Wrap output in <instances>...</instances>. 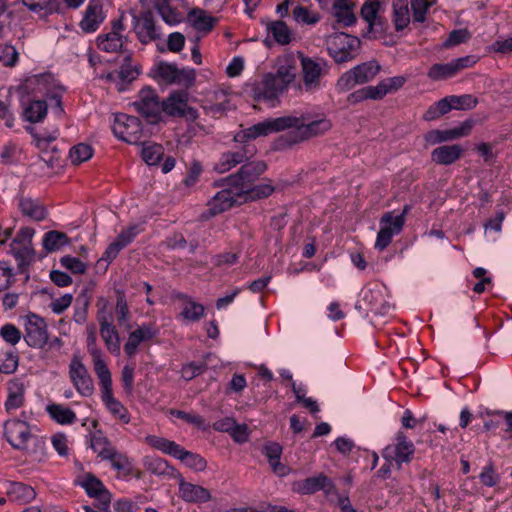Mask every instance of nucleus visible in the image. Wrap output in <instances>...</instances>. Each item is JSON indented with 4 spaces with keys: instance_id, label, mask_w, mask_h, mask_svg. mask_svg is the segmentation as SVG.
<instances>
[{
    "instance_id": "nucleus-1",
    "label": "nucleus",
    "mask_w": 512,
    "mask_h": 512,
    "mask_svg": "<svg viewBox=\"0 0 512 512\" xmlns=\"http://www.w3.org/2000/svg\"><path fill=\"white\" fill-rule=\"evenodd\" d=\"M332 128L330 119L317 110H307L277 118L266 119L237 132L234 141L245 143L261 136L290 130L285 136L288 145L300 143L313 137L320 136Z\"/></svg>"
},
{
    "instance_id": "nucleus-2",
    "label": "nucleus",
    "mask_w": 512,
    "mask_h": 512,
    "mask_svg": "<svg viewBox=\"0 0 512 512\" xmlns=\"http://www.w3.org/2000/svg\"><path fill=\"white\" fill-rule=\"evenodd\" d=\"M22 92V117L26 122H42L48 113V106L44 97L51 101L53 115L61 119L65 115L62 105L66 88L51 73H40L26 77L20 86Z\"/></svg>"
},
{
    "instance_id": "nucleus-3",
    "label": "nucleus",
    "mask_w": 512,
    "mask_h": 512,
    "mask_svg": "<svg viewBox=\"0 0 512 512\" xmlns=\"http://www.w3.org/2000/svg\"><path fill=\"white\" fill-rule=\"evenodd\" d=\"M262 162L242 165L237 174L225 180L224 188L217 192L208 202L211 215H217L249 200L267 197L273 192L270 184L255 185L258 176L265 170Z\"/></svg>"
},
{
    "instance_id": "nucleus-4",
    "label": "nucleus",
    "mask_w": 512,
    "mask_h": 512,
    "mask_svg": "<svg viewBox=\"0 0 512 512\" xmlns=\"http://www.w3.org/2000/svg\"><path fill=\"white\" fill-rule=\"evenodd\" d=\"M296 78V67L292 60H279L276 72L265 74L261 80L246 85L245 91L254 100L265 102L270 107L280 103V97L287 91Z\"/></svg>"
},
{
    "instance_id": "nucleus-5",
    "label": "nucleus",
    "mask_w": 512,
    "mask_h": 512,
    "mask_svg": "<svg viewBox=\"0 0 512 512\" xmlns=\"http://www.w3.org/2000/svg\"><path fill=\"white\" fill-rule=\"evenodd\" d=\"M145 442L152 448L181 461L194 471L201 472L207 467V462L201 455L186 450L175 441L157 435H147Z\"/></svg>"
},
{
    "instance_id": "nucleus-6",
    "label": "nucleus",
    "mask_w": 512,
    "mask_h": 512,
    "mask_svg": "<svg viewBox=\"0 0 512 512\" xmlns=\"http://www.w3.org/2000/svg\"><path fill=\"white\" fill-rule=\"evenodd\" d=\"M356 309L376 316L390 315L393 306L390 303L387 287L382 283H373L364 287L356 303Z\"/></svg>"
},
{
    "instance_id": "nucleus-7",
    "label": "nucleus",
    "mask_w": 512,
    "mask_h": 512,
    "mask_svg": "<svg viewBox=\"0 0 512 512\" xmlns=\"http://www.w3.org/2000/svg\"><path fill=\"white\" fill-rule=\"evenodd\" d=\"M359 48V38L346 33H335L327 39L329 55L337 63L347 62L355 58Z\"/></svg>"
},
{
    "instance_id": "nucleus-8",
    "label": "nucleus",
    "mask_w": 512,
    "mask_h": 512,
    "mask_svg": "<svg viewBox=\"0 0 512 512\" xmlns=\"http://www.w3.org/2000/svg\"><path fill=\"white\" fill-rule=\"evenodd\" d=\"M152 76L163 84H178L189 87L195 81V70L178 68L176 65L160 62L153 66Z\"/></svg>"
},
{
    "instance_id": "nucleus-9",
    "label": "nucleus",
    "mask_w": 512,
    "mask_h": 512,
    "mask_svg": "<svg viewBox=\"0 0 512 512\" xmlns=\"http://www.w3.org/2000/svg\"><path fill=\"white\" fill-rule=\"evenodd\" d=\"M125 15L122 13L120 17L112 21L111 30L107 33L100 34L97 37V47L106 53L121 52L128 38L124 35L126 30L124 25Z\"/></svg>"
},
{
    "instance_id": "nucleus-10",
    "label": "nucleus",
    "mask_w": 512,
    "mask_h": 512,
    "mask_svg": "<svg viewBox=\"0 0 512 512\" xmlns=\"http://www.w3.org/2000/svg\"><path fill=\"white\" fill-rule=\"evenodd\" d=\"M114 135L129 144H136L142 136V125L135 116L125 113L116 114L112 126Z\"/></svg>"
},
{
    "instance_id": "nucleus-11",
    "label": "nucleus",
    "mask_w": 512,
    "mask_h": 512,
    "mask_svg": "<svg viewBox=\"0 0 512 512\" xmlns=\"http://www.w3.org/2000/svg\"><path fill=\"white\" fill-rule=\"evenodd\" d=\"M379 224L380 229L374 247L383 251L390 245L393 237L401 233L405 224H403V217H396L395 211L384 213L379 220Z\"/></svg>"
},
{
    "instance_id": "nucleus-12",
    "label": "nucleus",
    "mask_w": 512,
    "mask_h": 512,
    "mask_svg": "<svg viewBox=\"0 0 512 512\" xmlns=\"http://www.w3.org/2000/svg\"><path fill=\"white\" fill-rule=\"evenodd\" d=\"M97 377L101 388L102 402L115 418H118L124 424H128L130 422L128 410L113 396L111 372H106Z\"/></svg>"
},
{
    "instance_id": "nucleus-13",
    "label": "nucleus",
    "mask_w": 512,
    "mask_h": 512,
    "mask_svg": "<svg viewBox=\"0 0 512 512\" xmlns=\"http://www.w3.org/2000/svg\"><path fill=\"white\" fill-rule=\"evenodd\" d=\"M24 339L32 348H43L48 343V329L46 321L35 313H29L23 318Z\"/></svg>"
},
{
    "instance_id": "nucleus-14",
    "label": "nucleus",
    "mask_w": 512,
    "mask_h": 512,
    "mask_svg": "<svg viewBox=\"0 0 512 512\" xmlns=\"http://www.w3.org/2000/svg\"><path fill=\"white\" fill-rule=\"evenodd\" d=\"M380 66L375 61L365 62L344 73L338 80L341 90H349L355 85L372 80L379 72Z\"/></svg>"
},
{
    "instance_id": "nucleus-15",
    "label": "nucleus",
    "mask_w": 512,
    "mask_h": 512,
    "mask_svg": "<svg viewBox=\"0 0 512 512\" xmlns=\"http://www.w3.org/2000/svg\"><path fill=\"white\" fill-rule=\"evenodd\" d=\"M29 133L33 137V143L36 148L40 152V158L43 160L48 166H53L54 163L58 160V150L55 147L51 148L49 151L50 145L58 138L59 130L57 128H53L50 131L42 132L38 131L36 128H28Z\"/></svg>"
},
{
    "instance_id": "nucleus-16",
    "label": "nucleus",
    "mask_w": 512,
    "mask_h": 512,
    "mask_svg": "<svg viewBox=\"0 0 512 512\" xmlns=\"http://www.w3.org/2000/svg\"><path fill=\"white\" fill-rule=\"evenodd\" d=\"M140 72V66L132 61L131 54H127L119 70L108 72L102 75L101 78L114 84L115 88L121 92L139 76Z\"/></svg>"
},
{
    "instance_id": "nucleus-17",
    "label": "nucleus",
    "mask_w": 512,
    "mask_h": 512,
    "mask_svg": "<svg viewBox=\"0 0 512 512\" xmlns=\"http://www.w3.org/2000/svg\"><path fill=\"white\" fill-rule=\"evenodd\" d=\"M136 110L150 123H156L163 111L156 92L152 88H144L139 92L138 100L134 102Z\"/></svg>"
},
{
    "instance_id": "nucleus-18",
    "label": "nucleus",
    "mask_w": 512,
    "mask_h": 512,
    "mask_svg": "<svg viewBox=\"0 0 512 512\" xmlns=\"http://www.w3.org/2000/svg\"><path fill=\"white\" fill-rule=\"evenodd\" d=\"M69 377L77 392L83 397H89L93 394V380L78 356H73L69 364Z\"/></svg>"
},
{
    "instance_id": "nucleus-19",
    "label": "nucleus",
    "mask_w": 512,
    "mask_h": 512,
    "mask_svg": "<svg viewBox=\"0 0 512 512\" xmlns=\"http://www.w3.org/2000/svg\"><path fill=\"white\" fill-rule=\"evenodd\" d=\"M188 98V93L185 91L171 93L162 102L163 111L170 116H181L189 120H195L198 117V112L188 105Z\"/></svg>"
},
{
    "instance_id": "nucleus-20",
    "label": "nucleus",
    "mask_w": 512,
    "mask_h": 512,
    "mask_svg": "<svg viewBox=\"0 0 512 512\" xmlns=\"http://www.w3.org/2000/svg\"><path fill=\"white\" fill-rule=\"evenodd\" d=\"M303 84L306 91H315L321 87V78L326 73V62L308 57L301 59Z\"/></svg>"
},
{
    "instance_id": "nucleus-21",
    "label": "nucleus",
    "mask_w": 512,
    "mask_h": 512,
    "mask_svg": "<svg viewBox=\"0 0 512 512\" xmlns=\"http://www.w3.org/2000/svg\"><path fill=\"white\" fill-rule=\"evenodd\" d=\"M415 448L412 441H410L404 434L399 433L396 436L395 443L388 445L383 451V457L387 462L394 461L400 468L403 463L411 460Z\"/></svg>"
},
{
    "instance_id": "nucleus-22",
    "label": "nucleus",
    "mask_w": 512,
    "mask_h": 512,
    "mask_svg": "<svg viewBox=\"0 0 512 512\" xmlns=\"http://www.w3.org/2000/svg\"><path fill=\"white\" fill-rule=\"evenodd\" d=\"M133 29L142 44H148L160 38V30L156 26L150 12L133 15Z\"/></svg>"
},
{
    "instance_id": "nucleus-23",
    "label": "nucleus",
    "mask_w": 512,
    "mask_h": 512,
    "mask_svg": "<svg viewBox=\"0 0 512 512\" xmlns=\"http://www.w3.org/2000/svg\"><path fill=\"white\" fill-rule=\"evenodd\" d=\"M4 435L11 446L23 449L31 437V432L27 422L10 419L4 423Z\"/></svg>"
},
{
    "instance_id": "nucleus-24",
    "label": "nucleus",
    "mask_w": 512,
    "mask_h": 512,
    "mask_svg": "<svg viewBox=\"0 0 512 512\" xmlns=\"http://www.w3.org/2000/svg\"><path fill=\"white\" fill-rule=\"evenodd\" d=\"M175 299L179 302V318L185 323H194L200 321L205 316V307L197 302L193 297L185 293L175 294Z\"/></svg>"
},
{
    "instance_id": "nucleus-25",
    "label": "nucleus",
    "mask_w": 512,
    "mask_h": 512,
    "mask_svg": "<svg viewBox=\"0 0 512 512\" xmlns=\"http://www.w3.org/2000/svg\"><path fill=\"white\" fill-rule=\"evenodd\" d=\"M79 484L84 488L89 497L95 498L99 502L102 510L109 509L111 494L98 478L92 474H86L83 476Z\"/></svg>"
},
{
    "instance_id": "nucleus-26",
    "label": "nucleus",
    "mask_w": 512,
    "mask_h": 512,
    "mask_svg": "<svg viewBox=\"0 0 512 512\" xmlns=\"http://www.w3.org/2000/svg\"><path fill=\"white\" fill-rule=\"evenodd\" d=\"M333 489V482L323 473H319L316 476L304 480L295 481L292 484V490L303 495L314 494L320 490L329 493Z\"/></svg>"
},
{
    "instance_id": "nucleus-27",
    "label": "nucleus",
    "mask_w": 512,
    "mask_h": 512,
    "mask_svg": "<svg viewBox=\"0 0 512 512\" xmlns=\"http://www.w3.org/2000/svg\"><path fill=\"white\" fill-rule=\"evenodd\" d=\"M105 14L103 12L100 0H90L85 9L84 16L80 22V27L84 32L91 33L98 29L104 21Z\"/></svg>"
},
{
    "instance_id": "nucleus-28",
    "label": "nucleus",
    "mask_w": 512,
    "mask_h": 512,
    "mask_svg": "<svg viewBox=\"0 0 512 512\" xmlns=\"http://www.w3.org/2000/svg\"><path fill=\"white\" fill-rule=\"evenodd\" d=\"M179 497L188 503H205L211 499V493L203 486L192 484L179 478Z\"/></svg>"
},
{
    "instance_id": "nucleus-29",
    "label": "nucleus",
    "mask_w": 512,
    "mask_h": 512,
    "mask_svg": "<svg viewBox=\"0 0 512 512\" xmlns=\"http://www.w3.org/2000/svg\"><path fill=\"white\" fill-rule=\"evenodd\" d=\"M254 150L245 146L244 148L235 152H226L221 155L218 162L215 164L214 169L218 173H226L238 164H241L252 157Z\"/></svg>"
},
{
    "instance_id": "nucleus-30",
    "label": "nucleus",
    "mask_w": 512,
    "mask_h": 512,
    "mask_svg": "<svg viewBox=\"0 0 512 512\" xmlns=\"http://www.w3.org/2000/svg\"><path fill=\"white\" fill-rule=\"evenodd\" d=\"M87 350L92 357L94 371L97 376L110 371L104 360L103 351L97 346L94 326L87 328Z\"/></svg>"
},
{
    "instance_id": "nucleus-31",
    "label": "nucleus",
    "mask_w": 512,
    "mask_h": 512,
    "mask_svg": "<svg viewBox=\"0 0 512 512\" xmlns=\"http://www.w3.org/2000/svg\"><path fill=\"white\" fill-rule=\"evenodd\" d=\"M18 209L24 217L37 222L43 221L48 215L46 207L39 200L30 197H21Z\"/></svg>"
},
{
    "instance_id": "nucleus-32",
    "label": "nucleus",
    "mask_w": 512,
    "mask_h": 512,
    "mask_svg": "<svg viewBox=\"0 0 512 512\" xmlns=\"http://www.w3.org/2000/svg\"><path fill=\"white\" fill-rule=\"evenodd\" d=\"M100 322V335L104 341L107 350L116 356L121 352V341L115 326L109 322L105 317L99 319Z\"/></svg>"
},
{
    "instance_id": "nucleus-33",
    "label": "nucleus",
    "mask_w": 512,
    "mask_h": 512,
    "mask_svg": "<svg viewBox=\"0 0 512 512\" xmlns=\"http://www.w3.org/2000/svg\"><path fill=\"white\" fill-rule=\"evenodd\" d=\"M25 401V386L19 379H13L8 382L7 399L4 407L6 412L10 413L21 408Z\"/></svg>"
},
{
    "instance_id": "nucleus-34",
    "label": "nucleus",
    "mask_w": 512,
    "mask_h": 512,
    "mask_svg": "<svg viewBox=\"0 0 512 512\" xmlns=\"http://www.w3.org/2000/svg\"><path fill=\"white\" fill-rule=\"evenodd\" d=\"M332 15L339 24L345 27L352 26L357 21L352 0H334Z\"/></svg>"
},
{
    "instance_id": "nucleus-35",
    "label": "nucleus",
    "mask_w": 512,
    "mask_h": 512,
    "mask_svg": "<svg viewBox=\"0 0 512 512\" xmlns=\"http://www.w3.org/2000/svg\"><path fill=\"white\" fill-rule=\"evenodd\" d=\"M463 152L464 149L459 144L443 145L431 152V159L436 164L451 165L460 159Z\"/></svg>"
},
{
    "instance_id": "nucleus-36",
    "label": "nucleus",
    "mask_w": 512,
    "mask_h": 512,
    "mask_svg": "<svg viewBox=\"0 0 512 512\" xmlns=\"http://www.w3.org/2000/svg\"><path fill=\"white\" fill-rule=\"evenodd\" d=\"M267 35L280 45H287L291 42L292 32L282 20L265 21Z\"/></svg>"
},
{
    "instance_id": "nucleus-37",
    "label": "nucleus",
    "mask_w": 512,
    "mask_h": 512,
    "mask_svg": "<svg viewBox=\"0 0 512 512\" xmlns=\"http://www.w3.org/2000/svg\"><path fill=\"white\" fill-rule=\"evenodd\" d=\"M45 410L48 416L59 425H71L77 420L76 413L63 404L51 403Z\"/></svg>"
},
{
    "instance_id": "nucleus-38",
    "label": "nucleus",
    "mask_w": 512,
    "mask_h": 512,
    "mask_svg": "<svg viewBox=\"0 0 512 512\" xmlns=\"http://www.w3.org/2000/svg\"><path fill=\"white\" fill-rule=\"evenodd\" d=\"M392 21L395 29L401 31L408 27L413 15L411 16L408 0H393Z\"/></svg>"
},
{
    "instance_id": "nucleus-39",
    "label": "nucleus",
    "mask_w": 512,
    "mask_h": 512,
    "mask_svg": "<svg viewBox=\"0 0 512 512\" xmlns=\"http://www.w3.org/2000/svg\"><path fill=\"white\" fill-rule=\"evenodd\" d=\"M70 244L67 234L56 230L46 232L42 238V246L48 253L59 251Z\"/></svg>"
},
{
    "instance_id": "nucleus-40",
    "label": "nucleus",
    "mask_w": 512,
    "mask_h": 512,
    "mask_svg": "<svg viewBox=\"0 0 512 512\" xmlns=\"http://www.w3.org/2000/svg\"><path fill=\"white\" fill-rule=\"evenodd\" d=\"M7 493L11 500L20 503L31 502L36 497L34 488L22 482L10 483Z\"/></svg>"
},
{
    "instance_id": "nucleus-41",
    "label": "nucleus",
    "mask_w": 512,
    "mask_h": 512,
    "mask_svg": "<svg viewBox=\"0 0 512 512\" xmlns=\"http://www.w3.org/2000/svg\"><path fill=\"white\" fill-rule=\"evenodd\" d=\"M90 447L102 460H107L117 450L108 438L101 433H95L91 436Z\"/></svg>"
},
{
    "instance_id": "nucleus-42",
    "label": "nucleus",
    "mask_w": 512,
    "mask_h": 512,
    "mask_svg": "<svg viewBox=\"0 0 512 512\" xmlns=\"http://www.w3.org/2000/svg\"><path fill=\"white\" fill-rule=\"evenodd\" d=\"M293 20L299 25L314 26L321 20V15L315 10L298 5L292 10Z\"/></svg>"
},
{
    "instance_id": "nucleus-43",
    "label": "nucleus",
    "mask_w": 512,
    "mask_h": 512,
    "mask_svg": "<svg viewBox=\"0 0 512 512\" xmlns=\"http://www.w3.org/2000/svg\"><path fill=\"white\" fill-rule=\"evenodd\" d=\"M189 23L199 31L208 32L214 26V18L201 9H193L188 14Z\"/></svg>"
},
{
    "instance_id": "nucleus-44",
    "label": "nucleus",
    "mask_w": 512,
    "mask_h": 512,
    "mask_svg": "<svg viewBox=\"0 0 512 512\" xmlns=\"http://www.w3.org/2000/svg\"><path fill=\"white\" fill-rule=\"evenodd\" d=\"M164 154V149L162 145L150 142H144L142 144L141 156L142 159L148 165H156L161 160Z\"/></svg>"
},
{
    "instance_id": "nucleus-45",
    "label": "nucleus",
    "mask_w": 512,
    "mask_h": 512,
    "mask_svg": "<svg viewBox=\"0 0 512 512\" xmlns=\"http://www.w3.org/2000/svg\"><path fill=\"white\" fill-rule=\"evenodd\" d=\"M94 150L91 145L79 143L71 147L69 158L72 164L80 165L88 161L93 156Z\"/></svg>"
},
{
    "instance_id": "nucleus-46",
    "label": "nucleus",
    "mask_w": 512,
    "mask_h": 512,
    "mask_svg": "<svg viewBox=\"0 0 512 512\" xmlns=\"http://www.w3.org/2000/svg\"><path fill=\"white\" fill-rule=\"evenodd\" d=\"M380 7V0H365L361 7V17L367 22L370 29H372L377 22Z\"/></svg>"
},
{
    "instance_id": "nucleus-47",
    "label": "nucleus",
    "mask_w": 512,
    "mask_h": 512,
    "mask_svg": "<svg viewBox=\"0 0 512 512\" xmlns=\"http://www.w3.org/2000/svg\"><path fill=\"white\" fill-rule=\"evenodd\" d=\"M388 94V90L384 85L383 81H380L375 86H367L359 91H357L353 96L357 97L359 100L363 99H373L378 100L382 99L384 96Z\"/></svg>"
},
{
    "instance_id": "nucleus-48",
    "label": "nucleus",
    "mask_w": 512,
    "mask_h": 512,
    "mask_svg": "<svg viewBox=\"0 0 512 512\" xmlns=\"http://www.w3.org/2000/svg\"><path fill=\"white\" fill-rule=\"evenodd\" d=\"M456 74L452 61L446 64H434L427 76L434 81L450 78Z\"/></svg>"
},
{
    "instance_id": "nucleus-49",
    "label": "nucleus",
    "mask_w": 512,
    "mask_h": 512,
    "mask_svg": "<svg viewBox=\"0 0 512 512\" xmlns=\"http://www.w3.org/2000/svg\"><path fill=\"white\" fill-rule=\"evenodd\" d=\"M18 366V355L13 351H0V372L11 374Z\"/></svg>"
},
{
    "instance_id": "nucleus-50",
    "label": "nucleus",
    "mask_w": 512,
    "mask_h": 512,
    "mask_svg": "<svg viewBox=\"0 0 512 512\" xmlns=\"http://www.w3.org/2000/svg\"><path fill=\"white\" fill-rule=\"evenodd\" d=\"M142 232L140 224H133L124 228L118 236L115 238V242L118 243L123 249L134 241L137 235Z\"/></svg>"
},
{
    "instance_id": "nucleus-51",
    "label": "nucleus",
    "mask_w": 512,
    "mask_h": 512,
    "mask_svg": "<svg viewBox=\"0 0 512 512\" xmlns=\"http://www.w3.org/2000/svg\"><path fill=\"white\" fill-rule=\"evenodd\" d=\"M144 465L148 471L155 475L168 474L169 470L172 469L165 459L159 457H146Z\"/></svg>"
},
{
    "instance_id": "nucleus-52",
    "label": "nucleus",
    "mask_w": 512,
    "mask_h": 512,
    "mask_svg": "<svg viewBox=\"0 0 512 512\" xmlns=\"http://www.w3.org/2000/svg\"><path fill=\"white\" fill-rule=\"evenodd\" d=\"M106 461H109L115 470L125 474H128L132 469L131 460L127 455L119 452L118 450H115Z\"/></svg>"
},
{
    "instance_id": "nucleus-53",
    "label": "nucleus",
    "mask_w": 512,
    "mask_h": 512,
    "mask_svg": "<svg viewBox=\"0 0 512 512\" xmlns=\"http://www.w3.org/2000/svg\"><path fill=\"white\" fill-rule=\"evenodd\" d=\"M410 4L413 10V22H425L429 8L432 6L433 3L430 2L429 0H411Z\"/></svg>"
},
{
    "instance_id": "nucleus-54",
    "label": "nucleus",
    "mask_w": 512,
    "mask_h": 512,
    "mask_svg": "<svg viewBox=\"0 0 512 512\" xmlns=\"http://www.w3.org/2000/svg\"><path fill=\"white\" fill-rule=\"evenodd\" d=\"M10 253L15 257L19 263L30 261L34 256V249L32 245H16L10 243Z\"/></svg>"
},
{
    "instance_id": "nucleus-55",
    "label": "nucleus",
    "mask_w": 512,
    "mask_h": 512,
    "mask_svg": "<svg viewBox=\"0 0 512 512\" xmlns=\"http://www.w3.org/2000/svg\"><path fill=\"white\" fill-rule=\"evenodd\" d=\"M453 109L456 110H469L476 107L478 101L475 97L469 94L460 96H449Z\"/></svg>"
},
{
    "instance_id": "nucleus-56",
    "label": "nucleus",
    "mask_w": 512,
    "mask_h": 512,
    "mask_svg": "<svg viewBox=\"0 0 512 512\" xmlns=\"http://www.w3.org/2000/svg\"><path fill=\"white\" fill-rule=\"evenodd\" d=\"M14 281V269L7 262L0 261V292L8 289Z\"/></svg>"
},
{
    "instance_id": "nucleus-57",
    "label": "nucleus",
    "mask_w": 512,
    "mask_h": 512,
    "mask_svg": "<svg viewBox=\"0 0 512 512\" xmlns=\"http://www.w3.org/2000/svg\"><path fill=\"white\" fill-rule=\"evenodd\" d=\"M18 60V52L9 44H0V62L5 66H14Z\"/></svg>"
},
{
    "instance_id": "nucleus-58",
    "label": "nucleus",
    "mask_w": 512,
    "mask_h": 512,
    "mask_svg": "<svg viewBox=\"0 0 512 512\" xmlns=\"http://www.w3.org/2000/svg\"><path fill=\"white\" fill-rule=\"evenodd\" d=\"M0 335L5 342L16 345L21 339L20 330L13 324H5L0 329Z\"/></svg>"
},
{
    "instance_id": "nucleus-59",
    "label": "nucleus",
    "mask_w": 512,
    "mask_h": 512,
    "mask_svg": "<svg viewBox=\"0 0 512 512\" xmlns=\"http://www.w3.org/2000/svg\"><path fill=\"white\" fill-rule=\"evenodd\" d=\"M425 141L430 145H435L447 141H452L450 129L431 130L424 136Z\"/></svg>"
},
{
    "instance_id": "nucleus-60",
    "label": "nucleus",
    "mask_w": 512,
    "mask_h": 512,
    "mask_svg": "<svg viewBox=\"0 0 512 512\" xmlns=\"http://www.w3.org/2000/svg\"><path fill=\"white\" fill-rule=\"evenodd\" d=\"M169 413L171 416L182 419L187 423L195 425L199 428H203V429L205 428L204 419L197 414L187 413V412H184L181 410H176V409H171Z\"/></svg>"
},
{
    "instance_id": "nucleus-61",
    "label": "nucleus",
    "mask_w": 512,
    "mask_h": 512,
    "mask_svg": "<svg viewBox=\"0 0 512 512\" xmlns=\"http://www.w3.org/2000/svg\"><path fill=\"white\" fill-rule=\"evenodd\" d=\"M61 265L75 274H83L86 271V265L78 258L64 256L60 260Z\"/></svg>"
},
{
    "instance_id": "nucleus-62",
    "label": "nucleus",
    "mask_w": 512,
    "mask_h": 512,
    "mask_svg": "<svg viewBox=\"0 0 512 512\" xmlns=\"http://www.w3.org/2000/svg\"><path fill=\"white\" fill-rule=\"evenodd\" d=\"M480 482L486 487H493L499 482V475L492 464L486 465L479 475Z\"/></svg>"
},
{
    "instance_id": "nucleus-63",
    "label": "nucleus",
    "mask_w": 512,
    "mask_h": 512,
    "mask_svg": "<svg viewBox=\"0 0 512 512\" xmlns=\"http://www.w3.org/2000/svg\"><path fill=\"white\" fill-rule=\"evenodd\" d=\"M503 413L502 410H494L487 411V419L484 421V430L485 431H494L500 427L503 423Z\"/></svg>"
},
{
    "instance_id": "nucleus-64",
    "label": "nucleus",
    "mask_w": 512,
    "mask_h": 512,
    "mask_svg": "<svg viewBox=\"0 0 512 512\" xmlns=\"http://www.w3.org/2000/svg\"><path fill=\"white\" fill-rule=\"evenodd\" d=\"M144 342L141 337L133 330L129 333L128 339L124 344V351L130 358L134 357L138 352L140 344Z\"/></svg>"
}]
</instances>
